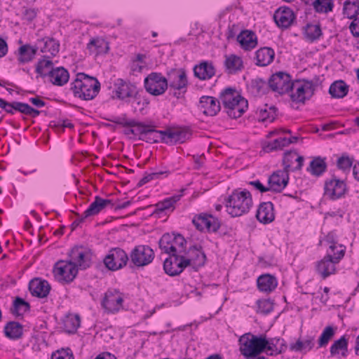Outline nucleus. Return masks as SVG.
<instances>
[{
    "mask_svg": "<svg viewBox=\"0 0 359 359\" xmlns=\"http://www.w3.org/2000/svg\"><path fill=\"white\" fill-rule=\"evenodd\" d=\"M69 90L76 97L83 100H91L98 94L100 83L95 77L79 73L70 83Z\"/></svg>",
    "mask_w": 359,
    "mask_h": 359,
    "instance_id": "f257e3e1",
    "label": "nucleus"
},
{
    "mask_svg": "<svg viewBox=\"0 0 359 359\" xmlns=\"http://www.w3.org/2000/svg\"><path fill=\"white\" fill-rule=\"evenodd\" d=\"M252 204V195L245 189H236L226 199V211L233 217L248 213Z\"/></svg>",
    "mask_w": 359,
    "mask_h": 359,
    "instance_id": "f03ea898",
    "label": "nucleus"
},
{
    "mask_svg": "<svg viewBox=\"0 0 359 359\" xmlns=\"http://www.w3.org/2000/svg\"><path fill=\"white\" fill-rule=\"evenodd\" d=\"M240 351L247 359L252 358L262 353L268 344V339L263 336L246 333L239 338Z\"/></svg>",
    "mask_w": 359,
    "mask_h": 359,
    "instance_id": "7ed1b4c3",
    "label": "nucleus"
},
{
    "mask_svg": "<svg viewBox=\"0 0 359 359\" xmlns=\"http://www.w3.org/2000/svg\"><path fill=\"white\" fill-rule=\"evenodd\" d=\"M166 80L170 91H173L172 95L179 99L187 91L189 85L186 71L182 68L170 69L166 72Z\"/></svg>",
    "mask_w": 359,
    "mask_h": 359,
    "instance_id": "20e7f679",
    "label": "nucleus"
},
{
    "mask_svg": "<svg viewBox=\"0 0 359 359\" xmlns=\"http://www.w3.org/2000/svg\"><path fill=\"white\" fill-rule=\"evenodd\" d=\"M186 244L185 238L179 233H164L158 242L161 251L168 255L186 254Z\"/></svg>",
    "mask_w": 359,
    "mask_h": 359,
    "instance_id": "39448f33",
    "label": "nucleus"
},
{
    "mask_svg": "<svg viewBox=\"0 0 359 359\" xmlns=\"http://www.w3.org/2000/svg\"><path fill=\"white\" fill-rule=\"evenodd\" d=\"M344 248L337 252L336 254L332 252H327L326 255L316 264V271L325 279L336 272V264L344 257Z\"/></svg>",
    "mask_w": 359,
    "mask_h": 359,
    "instance_id": "423d86ee",
    "label": "nucleus"
},
{
    "mask_svg": "<svg viewBox=\"0 0 359 359\" xmlns=\"http://www.w3.org/2000/svg\"><path fill=\"white\" fill-rule=\"evenodd\" d=\"M292 84L290 98L293 102L304 104L314 94L316 86L312 81L296 80Z\"/></svg>",
    "mask_w": 359,
    "mask_h": 359,
    "instance_id": "0eeeda50",
    "label": "nucleus"
},
{
    "mask_svg": "<svg viewBox=\"0 0 359 359\" xmlns=\"http://www.w3.org/2000/svg\"><path fill=\"white\" fill-rule=\"evenodd\" d=\"M144 88L147 93L154 96H159L165 93L168 88V81L160 72H151L144 81Z\"/></svg>",
    "mask_w": 359,
    "mask_h": 359,
    "instance_id": "6e6552de",
    "label": "nucleus"
},
{
    "mask_svg": "<svg viewBox=\"0 0 359 359\" xmlns=\"http://www.w3.org/2000/svg\"><path fill=\"white\" fill-rule=\"evenodd\" d=\"M53 273L56 279L63 283H69L76 278L78 270L76 266L68 260H60L55 263Z\"/></svg>",
    "mask_w": 359,
    "mask_h": 359,
    "instance_id": "1a4fd4ad",
    "label": "nucleus"
},
{
    "mask_svg": "<svg viewBox=\"0 0 359 359\" xmlns=\"http://www.w3.org/2000/svg\"><path fill=\"white\" fill-rule=\"evenodd\" d=\"M93 252L88 248L83 246H75L69 253V262L73 263L77 270H83L90 267L91 264Z\"/></svg>",
    "mask_w": 359,
    "mask_h": 359,
    "instance_id": "9d476101",
    "label": "nucleus"
},
{
    "mask_svg": "<svg viewBox=\"0 0 359 359\" xmlns=\"http://www.w3.org/2000/svg\"><path fill=\"white\" fill-rule=\"evenodd\" d=\"M123 294L116 289H109L102 300L101 305L107 313H116L123 308Z\"/></svg>",
    "mask_w": 359,
    "mask_h": 359,
    "instance_id": "9b49d317",
    "label": "nucleus"
},
{
    "mask_svg": "<svg viewBox=\"0 0 359 359\" xmlns=\"http://www.w3.org/2000/svg\"><path fill=\"white\" fill-rule=\"evenodd\" d=\"M154 252L148 245L135 246L130 254L131 262L137 267H142L149 264L154 259Z\"/></svg>",
    "mask_w": 359,
    "mask_h": 359,
    "instance_id": "f8f14e48",
    "label": "nucleus"
},
{
    "mask_svg": "<svg viewBox=\"0 0 359 359\" xmlns=\"http://www.w3.org/2000/svg\"><path fill=\"white\" fill-rule=\"evenodd\" d=\"M128 262L127 253L120 248L111 249L104 259L105 266L110 271H117L123 268Z\"/></svg>",
    "mask_w": 359,
    "mask_h": 359,
    "instance_id": "ddd939ff",
    "label": "nucleus"
},
{
    "mask_svg": "<svg viewBox=\"0 0 359 359\" xmlns=\"http://www.w3.org/2000/svg\"><path fill=\"white\" fill-rule=\"evenodd\" d=\"M347 191L344 181L335 177L325 182L324 195L330 200L334 201L344 197Z\"/></svg>",
    "mask_w": 359,
    "mask_h": 359,
    "instance_id": "4468645a",
    "label": "nucleus"
},
{
    "mask_svg": "<svg viewBox=\"0 0 359 359\" xmlns=\"http://www.w3.org/2000/svg\"><path fill=\"white\" fill-rule=\"evenodd\" d=\"M292 83L290 75L283 72L273 74L269 79V88L279 94L289 93L292 88Z\"/></svg>",
    "mask_w": 359,
    "mask_h": 359,
    "instance_id": "2eb2a0df",
    "label": "nucleus"
},
{
    "mask_svg": "<svg viewBox=\"0 0 359 359\" xmlns=\"http://www.w3.org/2000/svg\"><path fill=\"white\" fill-rule=\"evenodd\" d=\"M184 255H169V257L163 262V270L166 274L170 276H176L180 275L187 267L188 262L184 260Z\"/></svg>",
    "mask_w": 359,
    "mask_h": 359,
    "instance_id": "dca6fc26",
    "label": "nucleus"
},
{
    "mask_svg": "<svg viewBox=\"0 0 359 359\" xmlns=\"http://www.w3.org/2000/svg\"><path fill=\"white\" fill-rule=\"evenodd\" d=\"M192 223L198 231L207 229L209 232H216L220 227L219 220L211 215L199 214L194 217Z\"/></svg>",
    "mask_w": 359,
    "mask_h": 359,
    "instance_id": "f3484780",
    "label": "nucleus"
},
{
    "mask_svg": "<svg viewBox=\"0 0 359 359\" xmlns=\"http://www.w3.org/2000/svg\"><path fill=\"white\" fill-rule=\"evenodd\" d=\"M184 260L187 261V266H192L198 268L204 266L206 261V255L201 245L191 246L186 255H184Z\"/></svg>",
    "mask_w": 359,
    "mask_h": 359,
    "instance_id": "a211bd4d",
    "label": "nucleus"
},
{
    "mask_svg": "<svg viewBox=\"0 0 359 359\" xmlns=\"http://www.w3.org/2000/svg\"><path fill=\"white\" fill-rule=\"evenodd\" d=\"M289 174L283 170L273 172L268 179L269 191L281 192L287 185Z\"/></svg>",
    "mask_w": 359,
    "mask_h": 359,
    "instance_id": "6ab92c4d",
    "label": "nucleus"
},
{
    "mask_svg": "<svg viewBox=\"0 0 359 359\" xmlns=\"http://www.w3.org/2000/svg\"><path fill=\"white\" fill-rule=\"evenodd\" d=\"M304 157L296 151H287L285 153L283 158V170L289 174L290 172H294L302 169L304 163Z\"/></svg>",
    "mask_w": 359,
    "mask_h": 359,
    "instance_id": "aec40b11",
    "label": "nucleus"
},
{
    "mask_svg": "<svg viewBox=\"0 0 359 359\" xmlns=\"http://www.w3.org/2000/svg\"><path fill=\"white\" fill-rule=\"evenodd\" d=\"M115 92L120 100L134 97L137 94V87L135 84L126 82L121 79H118L114 83Z\"/></svg>",
    "mask_w": 359,
    "mask_h": 359,
    "instance_id": "412c9836",
    "label": "nucleus"
},
{
    "mask_svg": "<svg viewBox=\"0 0 359 359\" xmlns=\"http://www.w3.org/2000/svg\"><path fill=\"white\" fill-rule=\"evenodd\" d=\"M29 290L32 296L44 298L49 294L50 285L47 280L36 278L29 281Z\"/></svg>",
    "mask_w": 359,
    "mask_h": 359,
    "instance_id": "4be33fe9",
    "label": "nucleus"
},
{
    "mask_svg": "<svg viewBox=\"0 0 359 359\" xmlns=\"http://www.w3.org/2000/svg\"><path fill=\"white\" fill-rule=\"evenodd\" d=\"M294 14L288 7H280L273 14V19L277 26L282 28H287L294 20Z\"/></svg>",
    "mask_w": 359,
    "mask_h": 359,
    "instance_id": "5701e85b",
    "label": "nucleus"
},
{
    "mask_svg": "<svg viewBox=\"0 0 359 359\" xmlns=\"http://www.w3.org/2000/svg\"><path fill=\"white\" fill-rule=\"evenodd\" d=\"M198 108L205 115L215 116L221 109L219 101L212 96H202L200 98Z\"/></svg>",
    "mask_w": 359,
    "mask_h": 359,
    "instance_id": "b1692460",
    "label": "nucleus"
},
{
    "mask_svg": "<svg viewBox=\"0 0 359 359\" xmlns=\"http://www.w3.org/2000/svg\"><path fill=\"white\" fill-rule=\"evenodd\" d=\"M256 217L263 224H269L275 219L273 204L271 202L262 203L257 210Z\"/></svg>",
    "mask_w": 359,
    "mask_h": 359,
    "instance_id": "393cba45",
    "label": "nucleus"
},
{
    "mask_svg": "<svg viewBox=\"0 0 359 359\" xmlns=\"http://www.w3.org/2000/svg\"><path fill=\"white\" fill-rule=\"evenodd\" d=\"M348 339L345 336L335 340L330 348V357L346 358L348 354Z\"/></svg>",
    "mask_w": 359,
    "mask_h": 359,
    "instance_id": "a878e982",
    "label": "nucleus"
},
{
    "mask_svg": "<svg viewBox=\"0 0 359 359\" xmlns=\"http://www.w3.org/2000/svg\"><path fill=\"white\" fill-rule=\"evenodd\" d=\"M139 131V140L148 143H156L161 141V130L154 129V126L144 123Z\"/></svg>",
    "mask_w": 359,
    "mask_h": 359,
    "instance_id": "bb28decb",
    "label": "nucleus"
},
{
    "mask_svg": "<svg viewBox=\"0 0 359 359\" xmlns=\"http://www.w3.org/2000/svg\"><path fill=\"white\" fill-rule=\"evenodd\" d=\"M237 41L241 47L245 50L253 49L257 45V38L255 33L248 29L243 30L237 36Z\"/></svg>",
    "mask_w": 359,
    "mask_h": 359,
    "instance_id": "cd10ccee",
    "label": "nucleus"
},
{
    "mask_svg": "<svg viewBox=\"0 0 359 359\" xmlns=\"http://www.w3.org/2000/svg\"><path fill=\"white\" fill-rule=\"evenodd\" d=\"M257 288L265 293L273 292L278 285V280L274 276L269 273L259 276L257 280Z\"/></svg>",
    "mask_w": 359,
    "mask_h": 359,
    "instance_id": "c85d7f7f",
    "label": "nucleus"
},
{
    "mask_svg": "<svg viewBox=\"0 0 359 359\" xmlns=\"http://www.w3.org/2000/svg\"><path fill=\"white\" fill-rule=\"evenodd\" d=\"M275 52L269 47H262L255 52V65L259 67H266L270 65L274 59Z\"/></svg>",
    "mask_w": 359,
    "mask_h": 359,
    "instance_id": "c756f323",
    "label": "nucleus"
},
{
    "mask_svg": "<svg viewBox=\"0 0 359 359\" xmlns=\"http://www.w3.org/2000/svg\"><path fill=\"white\" fill-rule=\"evenodd\" d=\"M194 76L201 80L211 79L215 74V69L212 62L203 61L194 67Z\"/></svg>",
    "mask_w": 359,
    "mask_h": 359,
    "instance_id": "7c9ffc66",
    "label": "nucleus"
},
{
    "mask_svg": "<svg viewBox=\"0 0 359 359\" xmlns=\"http://www.w3.org/2000/svg\"><path fill=\"white\" fill-rule=\"evenodd\" d=\"M248 107V100L243 97H238V100L225 109L226 113L231 118L241 117Z\"/></svg>",
    "mask_w": 359,
    "mask_h": 359,
    "instance_id": "2f4dec72",
    "label": "nucleus"
},
{
    "mask_svg": "<svg viewBox=\"0 0 359 359\" xmlns=\"http://www.w3.org/2000/svg\"><path fill=\"white\" fill-rule=\"evenodd\" d=\"M86 48L90 54L95 55L105 54L109 49V43L102 38H93L87 44Z\"/></svg>",
    "mask_w": 359,
    "mask_h": 359,
    "instance_id": "473e14b6",
    "label": "nucleus"
},
{
    "mask_svg": "<svg viewBox=\"0 0 359 359\" xmlns=\"http://www.w3.org/2000/svg\"><path fill=\"white\" fill-rule=\"evenodd\" d=\"M48 76L50 78L53 84L59 86L65 84L69 78L68 71L62 67H55L51 71H49Z\"/></svg>",
    "mask_w": 359,
    "mask_h": 359,
    "instance_id": "72a5a7b5",
    "label": "nucleus"
},
{
    "mask_svg": "<svg viewBox=\"0 0 359 359\" xmlns=\"http://www.w3.org/2000/svg\"><path fill=\"white\" fill-rule=\"evenodd\" d=\"M224 67L228 74H236L243 69V62L241 57L231 54L225 56Z\"/></svg>",
    "mask_w": 359,
    "mask_h": 359,
    "instance_id": "f704fd0d",
    "label": "nucleus"
},
{
    "mask_svg": "<svg viewBox=\"0 0 359 359\" xmlns=\"http://www.w3.org/2000/svg\"><path fill=\"white\" fill-rule=\"evenodd\" d=\"M4 332L5 336L10 339H19L23 334V326L18 322L10 321L6 324Z\"/></svg>",
    "mask_w": 359,
    "mask_h": 359,
    "instance_id": "c9c22d12",
    "label": "nucleus"
},
{
    "mask_svg": "<svg viewBox=\"0 0 359 359\" xmlns=\"http://www.w3.org/2000/svg\"><path fill=\"white\" fill-rule=\"evenodd\" d=\"M38 50L37 46H32L29 44L21 46L18 48V61L24 64L32 61Z\"/></svg>",
    "mask_w": 359,
    "mask_h": 359,
    "instance_id": "e433bc0d",
    "label": "nucleus"
},
{
    "mask_svg": "<svg viewBox=\"0 0 359 359\" xmlns=\"http://www.w3.org/2000/svg\"><path fill=\"white\" fill-rule=\"evenodd\" d=\"M327 170V163L325 158L320 156L315 157L306 168V170L316 177L321 176Z\"/></svg>",
    "mask_w": 359,
    "mask_h": 359,
    "instance_id": "4c0bfd02",
    "label": "nucleus"
},
{
    "mask_svg": "<svg viewBox=\"0 0 359 359\" xmlns=\"http://www.w3.org/2000/svg\"><path fill=\"white\" fill-rule=\"evenodd\" d=\"M269 88V83L260 78L252 79L248 86V91L254 96H259L266 93Z\"/></svg>",
    "mask_w": 359,
    "mask_h": 359,
    "instance_id": "58836bf2",
    "label": "nucleus"
},
{
    "mask_svg": "<svg viewBox=\"0 0 359 359\" xmlns=\"http://www.w3.org/2000/svg\"><path fill=\"white\" fill-rule=\"evenodd\" d=\"M238 97H242L236 90L234 88H226L223 90L219 95V100L222 102L224 109L233 103L238 100Z\"/></svg>",
    "mask_w": 359,
    "mask_h": 359,
    "instance_id": "ea45409f",
    "label": "nucleus"
},
{
    "mask_svg": "<svg viewBox=\"0 0 359 359\" xmlns=\"http://www.w3.org/2000/svg\"><path fill=\"white\" fill-rule=\"evenodd\" d=\"M348 86L342 80L333 82L329 88V93L333 98H343L348 92Z\"/></svg>",
    "mask_w": 359,
    "mask_h": 359,
    "instance_id": "a19ab883",
    "label": "nucleus"
},
{
    "mask_svg": "<svg viewBox=\"0 0 359 359\" xmlns=\"http://www.w3.org/2000/svg\"><path fill=\"white\" fill-rule=\"evenodd\" d=\"M182 194H176L172 196L166 198L162 201L156 204L155 213H161L165 211H173L175 209V204L180 200Z\"/></svg>",
    "mask_w": 359,
    "mask_h": 359,
    "instance_id": "79ce46f5",
    "label": "nucleus"
},
{
    "mask_svg": "<svg viewBox=\"0 0 359 359\" xmlns=\"http://www.w3.org/2000/svg\"><path fill=\"white\" fill-rule=\"evenodd\" d=\"M30 310V304L20 297H17L13 302L11 308V313L16 316H22L25 313Z\"/></svg>",
    "mask_w": 359,
    "mask_h": 359,
    "instance_id": "37998d69",
    "label": "nucleus"
},
{
    "mask_svg": "<svg viewBox=\"0 0 359 359\" xmlns=\"http://www.w3.org/2000/svg\"><path fill=\"white\" fill-rule=\"evenodd\" d=\"M320 243L328 247L327 252H332V253H334V250H337V252L341 250V248H344V255H345L346 247L343 245L338 244L337 236L333 232L327 233V235L320 241Z\"/></svg>",
    "mask_w": 359,
    "mask_h": 359,
    "instance_id": "c03bdc74",
    "label": "nucleus"
},
{
    "mask_svg": "<svg viewBox=\"0 0 359 359\" xmlns=\"http://www.w3.org/2000/svg\"><path fill=\"white\" fill-rule=\"evenodd\" d=\"M314 346V338L309 337L304 341L299 339L295 343L290 344V349L295 352L306 353L311 350Z\"/></svg>",
    "mask_w": 359,
    "mask_h": 359,
    "instance_id": "a18cd8bd",
    "label": "nucleus"
},
{
    "mask_svg": "<svg viewBox=\"0 0 359 359\" xmlns=\"http://www.w3.org/2000/svg\"><path fill=\"white\" fill-rule=\"evenodd\" d=\"M343 15L348 19H353L359 15V0L345 1L343 5Z\"/></svg>",
    "mask_w": 359,
    "mask_h": 359,
    "instance_id": "49530a36",
    "label": "nucleus"
},
{
    "mask_svg": "<svg viewBox=\"0 0 359 359\" xmlns=\"http://www.w3.org/2000/svg\"><path fill=\"white\" fill-rule=\"evenodd\" d=\"M39 43H43V46L41 47L42 53H48L55 56L59 52L60 43L53 38H43Z\"/></svg>",
    "mask_w": 359,
    "mask_h": 359,
    "instance_id": "de8ad7c7",
    "label": "nucleus"
},
{
    "mask_svg": "<svg viewBox=\"0 0 359 359\" xmlns=\"http://www.w3.org/2000/svg\"><path fill=\"white\" fill-rule=\"evenodd\" d=\"M304 34L306 39L311 42L318 40L322 35L320 25L308 24L305 27Z\"/></svg>",
    "mask_w": 359,
    "mask_h": 359,
    "instance_id": "09e8293b",
    "label": "nucleus"
},
{
    "mask_svg": "<svg viewBox=\"0 0 359 359\" xmlns=\"http://www.w3.org/2000/svg\"><path fill=\"white\" fill-rule=\"evenodd\" d=\"M312 6L318 13H328L333 10L334 0H315Z\"/></svg>",
    "mask_w": 359,
    "mask_h": 359,
    "instance_id": "8fccbe9b",
    "label": "nucleus"
},
{
    "mask_svg": "<svg viewBox=\"0 0 359 359\" xmlns=\"http://www.w3.org/2000/svg\"><path fill=\"white\" fill-rule=\"evenodd\" d=\"M337 329V327L331 325L326 326L324 328L318 341L319 348L325 347L328 344L334 336Z\"/></svg>",
    "mask_w": 359,
    "mask_h": 359,
    "instance_id": "3c124183",
    "label": "nucleus"
},
{
    "mask_svg": "<svg viewBox=\"0 0 359 359\" xmlns=\"http://www.w3.org/2000/svg\"><path fill=\"white\" fill-rule=\"evenodd\" d=\"M53 63L48 57H44L40 60L36 67V72L41 76H47L49 71L53 69Z\"/></svg>",
    "mask_w": 359,
    "mask_h": 359,
    "instance_id": "603ef678",
    "label": "nucleus"
},
{
    "mask_svg": "<svg viewBox=\"0 0 359 359\" xmlns=\"http://www.w3.org/2000/svg\"><path fill=\"white\" fill-rule=\"evenodd\" d=\"M81 323L79 315H71L67 317L64 321L65 330L68 333H74L79 327Z\"/></svg>",
    "mask_w": 359,
    "mask_h": 359,
    "instance_id": "864d4df0",
    "label": "nucleus"
},
{
    "mask_svg": "<svg viewBox=\"0 0 359 359\" xmlns=\"http://www.w3.org/2000/svg\"><path fill=\"white\" fill-rule=\"evenodd\" d=\"M28 346H31L33 352L38 353L47 346V344L43 337L38 334L30 338Z\"/></svg>",
    "mask_w": 359,
    "mask_h": 359,
    "instance_id": "5fc2aeb1",
    "label": "nucleus"
},
{
    "mask_svg": "<svg viewBox=\"0 0 359 359\" xmlns=\"http://www.w3.org/2000/svg\"><path fill=\"white\" fill-rule=\"evenodd\" d=\"M259 109L257 113L259 114V118L262 121H273L276 116V108L271 106L269 108L266 107Z\"/></svg>",
    "mask_w": 359,
    "mask_h": 359,
    "instance_id": "6e6d98bb",
    "label": "nucleus"
},
{
    "mask_svg": "<svg viewBox=\"0 0 359 359\" xmlns=\"http://www.w3.org/2000/svg\"><path fill=\"white\" fill-rule=\"evenodd\" d=\"M116 124L121 125L123 126H128V127H135V129L130 128L128 130H126L125 131L126 135H139V131L138 130H140L142 128L141 126H143L144 123L142 122H138L135 120H130L128 122H121L119 121H116Z\"/></svg>",
    "mask_w": 359,
    "mask_h": 359,
    "instance_id": "4d7b16f0",
    "label": "nucleus"
},
{
    "mask_svg": "<svg viewBox=\"0 0 359 359\" xmlns=\"http://www.w3.org/2000/svg\"><path fill=\"white\" fill-rule=\"evenodd\" d=\"M280 342H284L283 339H271L268 340V344L266 346L267 351H270L268 354L269 355H276L284 352V349H278Z\"/></svg>",
    "mask_w": 359,
    "mask_h": 359,
    "instance_id": "13d9d810",
    "label": "nucleus"
},
{
    "mask_svg": "<svg viewBox=\"0 0 359 359\" xmlns=\"http://www.w3.org/2000/svg\"><path fill=\"white\" fill-rule=\"evenodd\" d=\"M290 145V141L286 137H279L269 142L266 149L269 151L282 149L283 147Z\"/></svg>",
    "mask_w": 359,
    "mask_h": 359,
    "instance_id": "bf43d9fd",
    "label": "nucleus"
},
{
    "mask_svg": "<svg viewBox=\"0 0 359 359\" xmlns=\"http://www.w3.org/2000/svg\"><path fill=\"white\" fill-rule=\"evenodd\" d=\"M257 312L263 314L269 313L273 309V303L270 299H259L257 301Z\"/></svg>",
    "mask_w": 359,
    "mask_h": 359,
    "instance_id": "052dcab7",
    "label": "nucleus"
},
{
    "mask_svg": "<svg viewBox=\"0 0 359 359\" xmlns=\"http://www.w3.org/2000/svg\"><path fill=\"white\" fill-rule=\"evenodd\" d=\"M160 134L161 135V141L170 144H176L175 143V137L176 133L175 131H172L170 130H161Z\"/></svg>",
    "mask_w": 359,
    "mask_h": 359,
    "instance_id": "680f3d73",
    "label": "nucleus"
},
{
    "mask_svg": "<svg viewBox=\"0 0 359 359\" xmlns=\"http://www.w3.org/2000/svg\"><path fill=\"white\" fill-rule=\"evenodd\" d=\"M23 104L24 102H8V105H6V107L4 108L3 109H4L5 111L10 114H14L15 111L22 114L23 107L22 106L23 105Z\"/></svg>",
    "mask_w": 359,
    "mask_h": 359,
    "instance_id": "e2e57ef3",
    "label": "nucleus"
},
{
    "mask_svg": "<svg viewBox=\"0 0 359 359\" xmlns=\"http://www.w3.org/2000/svg\"><path fill=\"white\" fill-rule=\"evenodd\" d=\"M51 359H74V356L69 349H61L53 353Z\"/></svg>",
    "mask_w": 359,
    "mask_h": 359,
    "instance_id": "0e129e2a",
    "label": "nucleus"
},
{
    "mask_svg": "<svg viewBox=\"0 0 359 359\" xmlns=\"http://www.w3.org/2000/svg\"><path fill=\"white\" fill-rule=\"evenodd\" d=\"M85 217L96 215L99 213L97 196L95 197V200L90 203L89 207L84 211Z\"/></svg>",
    "mask_w": 359,
    "mask_h": 359,
    "instance_id": "69168bd1",
    "label": "nucleus"
},
{
    "mask_svg": "<svg viewBox=\"0 0 359 359\" xmlns=\"http://www.w3.org/2000/svg\"><path fill=\"white\" fill-rule=\"evenodd\" d=\"M353 161L348 156H342L337 160V167L344 170H350Z\"/></svg>",
    "mask_w": 359,
    "mask_h": 359,
    "instance_id": "338daca9",
    "label": "nucleus"
},
{
    "mask_svg": "<svg viewBox=\"0 0 359 359\" xmlns=\"http://www.w3.org/2000/svg\"><path fill=\"white\" fill-rule=\"evenodd\" d=\"M22 107H23L22 114L30 116L33 118L38 116L41 113L43 112L42 111H39L32 107L30 105L25 102Z\"/></svg>",
    "mask_w": 359,
    "mask_h": 359,
    "instance_id": "774afa93",
    "label": "nucleus"
}]
</instances>
